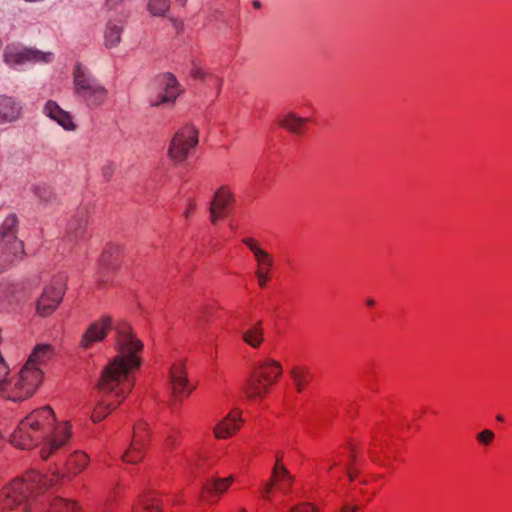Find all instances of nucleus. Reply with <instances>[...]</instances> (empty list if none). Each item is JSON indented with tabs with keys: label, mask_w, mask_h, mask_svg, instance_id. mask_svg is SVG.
<instances>
[{
	"label": "nucleus",
	"mask_w": 512,
	"mask_h": 512,
	"mask_svg": "<svg viewBox=\"0 0 512 512\" xmlns=\"http://www.w3.org/2000/svg\"><path fill=\"white\" fill-rule=\"evenodd\" d=\"M22 102L8 95H0V124H11L22 116Z\"/></svg>",
	"instance_id": "nucleus-18"
},
{
	"label": "nucleus",
	"mask_w": 512,
	"mask_h": 512,
	"mask_svg": "<svg viewBox=\"0 0 512 512\" xmlns=\"http://www.w3.org/2000/svg\"><path fill=\"white\" fill-rule=\"evenodd\" d=\"M358 510V506L349 507V506H343L341 509V512H356Z\"/></svg>",
	"instance_id": "nucleus-39"
},
{
	"label": "nucleus",
	"mask_w": 512,
	"mask_h": 512,
	"mask_svg": "<svg viewBox=\"0 0 512 512\" xmlns=\"http://www.w3.org/2000/svg\"><path fill=\"white\" fill-rule=\"evenodd\" d=\"M119 14L120 19L118 23H115L112 19H109L106 24V29L104 32V44L107 48H114L118 46L121 41L123 25L129 17V13L127 11L122 10Z\"/></svg>",
	"instance_id": "nucleus-21"
},
{
	"label": "nucleus",
	"mask_w": 512,
	"mask_h": 512,
	"mask_svg": "<svg viewBox=\"0 0 512 512\" xmlns=\"http://www.w3.org/2000/svg\"><path fill=\"white\" fill-rule=\"evenodd\" d=\"M192 148V126L186 125L179 129L171 140L168 154L177 164L184 162Z\"/></svg>",
	"instance_id": "nucleus-12"
},
{
	"label": "nucleus",
	"mask_w": 512,
	"mask_h": 512,
	"mask_svg": "<svg viewBox=\"0 0 512 512\" xmlns=\"http://www.w3.org/2000/svg\"><path fill=\"white\" fill-rule=\"evenodd\" d=\"M124 0H106V6L110 10H115Z\"/></svg>",
	"instance_id": "nucleus-36"
},
{
	"label": "nucleus",
	"mask_w": 512,
	"mask_h": 512,
	"mask_svg": "<svg viewBox=\"0 0 512 512\" xmlns=\"http://www.w3.org/2000/svg\"><path fill=\"white\" fill-rule=\"evenodd\" d=\"M234 481L233 476L226 478H210L202 483L199 500L202 503L212 505L217 502L220 495L224 494Z\"/></svg>",
	"instance_id": "nucleus-13"
},
{
	"label": "nucleus",
	"mask_w": 512,
	"mask_h": 512,
	"mask_svg": "<svg viewBox=\"0 0 512 512\" xmlns=\"http://www.w3.org/2000/svg\"><path fill=\"white\" fill-rule=\"evenodd\" d=\"M43 113L67 131H74L76 129L72 115L63 110L58 103L53 100H48L45 103Z\"/></svg>",
	"instance_id": "nucleus-19"
},
{
	"label": "nucleus",
	"mask_w": 512,
	"mask_h": 512,
	"mask_svg": "<svg viewBox=\"0 0 512 512\" xmlns=\"http://www.w3.org/2000/svg\"><path fill=\"white\" fill-rule=\"evenodd\" d=\"M73 85L76 99L89 109L102 106L108 97L107 88L80 63L73 69Z\"/></svg>",
	"instance_id": "nucleus-5"
},
{
	"label": "nucleus",
	"mask_w": 512,
	"mask_h": 512,
	"mask_svg": "<svg viewBox=\"0 0 512 512\" xmlns=\"http://www.w3.org/2000/svg\"><path fill=\"white\" fill-rule=\"evenodd\" d=\"M348 476H349V479L352 481L354 480V477H355V473L354 471L352 470V468H348Z\"/></svg>",
	"instance_id": "nucleus-41"
},
{
	"label": "nucleus",
	"mask_w": 512,
	"mask_h": 512,
	"mask_svg": "<svg viewBox=\"0 0 512 512\" xmlns=\"http://www.w3.org/2000/svg\"><path fill=\"white\" fill-rule=\"evenodd\" d=\"M114 171H115L114 163H107L106 165H104L102 168V174H103V177L105 178V180H109L112 177Z\"/></svg>",
	"instance_id": "nucleus-35"
},
{
	"label": "nucleus",
	"mask_w": 512,
	"mask_h": 512,
	"mask_svg": "<svg viewBox=\"0 0 512 512\" xmlns=\"http://www.w3.org/2000/svg\"><path fill=\"white\" fill-rule=\"evenodd\" d=\"M171 387L173 397L178 400L190 393L187 373L182 363H177L171 368Z\"/></svg>",
	"instance_id": "nucleus-20"
},
{
	"label": "nucleus",
	"mask_w": 512,
	"mask_h": 512,
	"mask_svg": "<svg viewBox=\"0 0 512 512\" xmlns=\"http://www.w3.org/2000/svg\"><path fill=\"white\" fill-rule=\"evenodd\" d=\"M366 304H367L368 306L372 307V306H374V305H375V301H374L373 299H368V300L366 301Z\"/></svg>",
	"instance_id": "nucleus-43"
},
{
	"label": "nucleus",
	"mask_w": 512,
	"mask_h": 512,
	"mask_svg": "<svg viewBox=\"0 0 512 512\" xmlns=\"http://www.w3.org/2000/svg\"><path fill=\"white\" fill-rule=\"evenodd\" d=\"M53 355L51 345H37L20 371L3 385V393L8 400L20 402L31 397L42 381L43 367Z\"/></svg>",
	"instance_id": "nucleus-4"
},
{
	"label": "nucleus",
	"mask_w": 512,
	"mask_h": 512,
	"mask_svg": "<svg viewBox=\"0 0 512 512\" xmlns=\"http://www.w3.org/2000/svg\"><path fill=\"white\" fill-rule=\"evenodd\" d=\"M222 80L210 71L194 64V89L199 93L208 95L212 93L217 96L220 92Z\"/></svg>",
	"instance_id": "nucleus-14"
},
{
	"label": "nucleus",
	"mask_w": 512,
	"mask_h": 512,
	"mask_svg": "<svg viewBox=\"0 0 512 512\" xmlns=\"http://www.w3.org/2000/svg\"><path fill=\"white\" fill-rule=\"evenodd\" d=\"M290 373L297 392L301 393L312 378L311 373L303 368H293Z\"/></svg>",
	"instance_id": "nucleus-28"
},
{
	"label": "nucleus",
	"mask_w": 512,
	"mask_h": 512,
	"mask_svg": "<svg viewBox=\"0 0 512 512\" xmlns=\"http://www.w3.org/2000/svg\"><path fill=\"white\" fill-rule=\"evenodd\" d=\"M169 5V0H149L148 9L155 16H163Z\"/></svg>",
	"instance_id": "nucleus-29"
},
{
	"label": "nucleus",
	"mask_w": 512,
	"mask_h": 512,
	"mask_svg": "<svg viewBox=\"0 0 512 512\" xmlns=\"http://www.w3.org/2000/svg\"><path fill=\"white\" fill-rule=\"evenodd\" d=\"M236 201L235 195L227 186L218 188L209 202V220L217 224L229 212L232 204Z\"/></svg>",
	"instance_id": "nucleus-11"
},
{
	"label": "nucleus",
	"mask_w": 512,
	"mask_h": 512,
	"mask_svg": "<svg viewBox=\"0 0 512 512\" xmlns=\"http://www.w3.org/2000/svg\"><path fill=\"white\" fill-rule=\"evenodd\" d=\"M178 3H180L181 5H185V3L187 2V0H176Z\"/></svg>",
	"instance_id": "nucleus-47"
},
{
	"label": "nucleus",
	"mask_w": 512,
	"mask_h": 512,
	"mask_svg": "<svg viewBox=\"0 0 512 512\" xmlns=\"http://www.w3.org/2000/svg\"><path fill=\"white\" fill-rule=\"evenodd\" d=\"M94 512H111V510L107 507H100L96 509Z\"/></svg>",
	"instance_id": "nucleus-42"
},
{
	"label": "nucleus",
	"mask_w": 512,
	"mask_h": 512,
	"mask_svg": "<svg viewBox=\"0 0 512 512\" xmlns=\"http://www.w3.org/2000/svg\"><path fill=\"white\" fill-rule=\"evenodd\" d=\"M307 119L297 116L295 113H288L279 120V125L294 134H300L305 126Z\"/></svg>",
	"instance_id": "nucleus-24"
},
{
	"label": "nucleus",
	"mask_w": 512,
	"mask_h": 512,
	"mask_svg": "<svg viewBox=\"0 0 512 512\" xmlns=\"http://www.w3.org/2000/svg\"><path fill=\"white\" fill-rule=\"evenodd\" d=\"M495 437L493 431L485 429L477 434V440L483 445H489Z\"/></svg>",
	"instance_id": "nucleus-33"
},
{
	"label": "nucleus",
	"mask_w": 512,
	"mask_h": 512,
	"mask_svg": "<svg viewBox=\"0 0 512 512\" xmlns=\"http://www.w3.org/2000/svg\"><path fill=\"white\" fill-rule=\"evenodd\" d=\"M152 87L153 93L148 100L151 107L172 106L183 92L177 78L169 72L157 75Z\"/></svg>",
	"instance_id": "nucleus-8"
},
{
	"label": "nucleus",
	"mask_w": 512,
	"mask_h": 512,
	"mask_svg": "<svg viewBox=\"0 0 512 512\" xmlns=\"http://www.w3.org/2000/svg\"><path fill=\"white\" fill-rule=\"evenodd\" d=\"M173 25H174L175 29L177 30V32L179 33L183 27V22L181 20L176 19V20H173Z\"/></svg>",
	"instance_id": "nucleus-38"
},
{
	"label": "nucleus",
	"mask_w": 512,
	"mask_h": 512,
	"mask_svg": "<svg viewBox=\"0 0 512 512\" xmlns=\"http://www.w3.org/2000/svg\"><path fill=\"white\" fill-rule=\"evenodd\" d=\"M55 421L50 407L36 409L20 421L11 434L10 442L20 449H31L43 442V459L54 458L55 464L64 467L67 473L78 474L85 469L89 458L82 451H74L67 456L70 427L68 423L56 425Z\"/></svg>",
	"instance_id": "nucleus-1"
},
{
	"label": "nucleus",
	"mask_w": 512,
	"mask_h": 512,
	"mask_svg": "<svg viewBox=\"0 0 512 512\" xmlns=\"http://www.w3.org/2000/svg\"><path fill=\"white\" fill-rule=\"evenodd\" d=\"M272 476L277 481H285L287 485L290 486L293 483V476L289 473L283 465H275L272 470Z\"/></svg>",
	"instance_id": "nucleus-31"
},
{
	"label": "nucleus",
	"mask_w": 512,
	"mask_h": 512,
	"mask_svg": "<svg viewBox=\"0 0 512 512\" xmlns=\"http://www.w3.org/2000/svg\"><path fill=\"white\" fill-rule=\"evenodd\" d=\"M3 59L6 64L17 69L26 64L51 63L54 55L51 52H43L35 48L8 45L3 52Z\"/></svg>",
	"instance_id": "nucleus-9"
},
{
	"label": "nucleus",
	"mask_w": 512,
	"mask_h": 512,
	"mask_svg": "<svg viewBox=\"0 0 512 512\" xmlns=\"http://www.w3.org/2000/svg\"><path fill=\"white\" fill-rule=\"evenodd\" d=\"M282 373V366L274 360L260 362L250 378L244 391L249 398H263Z\"/></svg>",
	"instance_id": "nucleus-7"
},
{
	"label": "nucleus",
	"mask_w": 512,
	"mask_h": 512,
	"mask_svg": "<svg viewBox=\"0 0 512 512\" xmlns=\"http://www.w3.org/2000/svg\"><path fill=\"white\" fill-rule=\"evenodd\" d=\"M242 339L253 348L259 347L263 342V329L261 327V322L259 321L257 324L245 331L242 335Z\"/></svg>",
	"instance_id": "nucleus-26"
},
{
	"label": "nucleus",
	"mask_w": 512,
	"mask_h": 512,
	"mask_svg": "<svg viewBox=\"0 0 512 512\" xmlns=\"http://www.w3.org/2000/svg\"><path fill=\"white\" fill-rule=\"evenodd\" d=\"M87 223V210L85 208L78 209L67 224L66 237L74 242L85 240L88 235Z\"/></svg>",
	"instance_id": "nucleus-17"
},
{
	"label": "nucleus",
	"mask_w": 512,
	"mask_h": 512,
	"mask_svg": "<svg viewBox=\"0 0 512 512\" xmlns=\"http://www.w3.org/2000/svg\"><path fill=\"white\" fill-rule=\"evenodd\" d=\"M161 501L153 494L141 496L137 505L134 506L132 512H160Z\"/></svg>",
	"instance_id": "nucleus-25"
},
{
	"label": "nucleus",
	"mask_w": 512,
	"mask_h": 512,
	"mask_svg": "<svg viewBox=\"0 0 512 512\" xmlns=\"http://www.w3.org/2000/svg\"><path fill=\"white\" fill-rule=\"evenodd\" d=\"M277 464H278V465H280V458H277V459H276V463H275V465H277Z\"/></svg>",
	"instance_id": "nucleus-48"
},
{
	"label": "nucleus",
	"mask_w": 512,
	"mask_h": 512,
	"mask_svg": "<svg viewBox=\"0 0 512 512\" xmlns=\"http://www.w3.org/2000/svg\"><path fill=\"white\" fill-rule=\"evenodd\" d=\"M147 424L139 423L134 427L133 438L129 449L123 454L122 459L127 463H138L144 456L145 437Z\"/></svg>",
	"instance_id": "nucleus-16"
},
{
	"label": "nucleus",
	"mask_w": 512,
	"mask_h": 512,
	"mask_svg": "<svg viewBox=\"0 0 512 512\" xmlns=\"http://www.w3.org/2000/svg\"><path fill=\"white\" fill-rule=\"evenodd\" d=\"M242 242L250 249L254 254L257 264L270 265V254L265 250L261 249L258 244L252 238H244Z\"/></svg>",
	"instance_id": "nucleus-27"
},
{
	"label": "nucleus",
	"mask_w": 512,
	"mask_h": 512,
	"mask_svg": "<svg viewBox=\"0 0 512 512\" xmlns=\"http://www.w3.org/2000/svg\"><path fill=\"white\" fill-rule=\"evenodd\" d=\"M59 479V474L37 471L14 479L0 490V512L16 507L21 512H79L75 502L53 495L50 489Z\"/></svg>",
	"instance_id": "nucleus-3"
},
{
	"label": "nucleus",
	"mask_w": 512,
	"mask_h": 512,
	"mask_svg": "<svg viewBox=\"0 0 512 512\" xmlns=\"http://www.w3.org/2000/svg\"><path fill=\"white\" fill-rule=\"evenodd\" d=\"M273 266V259L270 255V265L267 266L266 264H258V269L256 270L255 274L258 280V284L260 287H265L268 280H269V271L271 267Z\"/></svg>",
	"instance_id": "nucleus-30"
},
{
	"label": "nucleus",
	"mask_w": 512,
	"mask_h": 512,
	"mask_svg": "<svg viewBox=\"0 0 512 512\" xmlns=\"http://www.w3.org/2000/svg\"><path fill=\"white\" fill-rule=\"evenodd\" d=\"M290 512H317V509L310 503L295 506Z\"/></svg>",
	"instance_id": "nucleus-34"
},
{
	"label": "nucleus",
	"mask_w": 512,
	"mask_h": 512,
	"mask_svg": "<svg viewBox=\"0 0 512 512\" xmlns=\"http://www.w3.org/2000/svg\"><path fill=\"white\" fill-rule=\"evenodd\" d=\"M111 327L112 322L108 316H103L99 320L92 322L81 338V348L89 349L94 343L102 341Z\"/></svg>",
	"instance_id": "nucleus-15"
},
{
	"label": "nucleus",
	"mask_w": 512,
	"mask_h": 512,
	"mask_svg": "<svg viewBox=\"0 0 512 512\" xmlns=\"http://www.w3.org/2000/svg\"><path fill=\"white\" fill-rule=\"evenodd\" d=\"M65 292V279L63 276H58L52 279L51 283L47 285L40 298L37 301V312L42 316H47L53 313L62 300Z\"/></svg>",
	"instance_id": "nucleus-10"
},
{
	"label": "nucleus",
	"mask_w": 512,
	"mask_h": 512,
	"mask_svg": "<svg viewBox=\"0 0 512 512\" xmlns=\"http://www.w3.org/2000/svg\"><path fill=\"white\" fill-rule=\"evenodd\" d=\"M18 219L9 215L0 227V270L20 260L24 254L23 243L17 238Z\"/></svg>",
	"instance_id": "nucleus-6"
},
{
	"label": "nucleus",
	"mask_w": 512,
	"mask_h": 512,
	"mask_svg": "<svg viewBox=\"0 0 512 512\" xmlns=\"http://www.w3.org/2000/svg\"><path fill=\"white\" fill-rule=\"evenodd\" d=\"M496 419L500 422L504 421V417L502 415H497Z\"/></svg>",
	"instance_id": "nucleus-46"
},
{
	"label": "nucleus",
	"mask_w": 512,
	"mask_h": 512,
	"mask_svg": "<svg viewBox=\"0 0 512 512\" xmlns=\"http://www.w3.org/2000/svg\"><path fill=\"white\" fill-rule=\"evenodd\" d=\"M118 353L103 369L98 384L97 404L92 420L100 422L126 397L134 385V371L141 365L143 344L132 333L127 322L116 327Z\"/></svg>",
	"instance_id": "nucleus-2"
},
{
	"label": "nucleus",
	"mask_w": 512,
	"mask_h": 512,
	"mask_svg": "<svg viewBox=\"0 0 512 512\" xmlns=\"http://www.w3.org/2000/svg\"><path fill=\"white\" fill-rule=\"evenodd\" d=\"M241 512H247L245 509H241Z\"/></svg>",
	"instance_id": "nucleus-49"
},
{
	"label": "nucleus",
	"mask_w": 512,
	"mask_h": 512,
	"mask_svg": "<svg viewBox=\"0 0 512 512\" xmlns=\"http://www.w3.org/2000/svg\"><path fill=\"white\" fill-rule=\"evenodd\" d=\"M273 486H274V482L273 481H270V482L266 483L265 489H264L265 494L268 495L271 492Z\"/></svg>",
	"instance_id": "nucleus-40"
},
{
	"label": "nucleus",
	"mask_w": 512,
	"mask_h": 512,
	"mask_svg": "<svg viewBox=\"0 0 512 512\" xmlns=\"http://www.w3.org/2000/svg\"><path fill=\"white\" fill-rule=\"evenodd\" d=\"M193 143H194V146H196L197 143H198V137L196 135V131L195 130H194V140H193Z\"/></svg>",
	"instance_id": "nucleus-45"
},
{
	"label": "nucleus",
	"mask_w": 512,
	"mask_h": 512,
	"mask_svg": "<svg viewBox=\"0 0 512 512\" xmlns=\"http://www.w3.org/2000/svg\"><path fill=\"white\" fill-rule=\"evenodd\" d=\"M120 247L115 244H109L106 246L100 258V268L102 271H113L119 265L120 260Z\"/></svg>",
	"instance_id": "nucleus-23"
},
{
	"label": "nucleus",
	"mask_w": 512,
	"mask_h": 512,
	"mask_svg": "<svg viewBox=\"0 0 512 512\" xmlns=\"http://www.w3.org/2000/svg\"><path fill=\"white\" fill-rule=\"evenodd\" d=\"M194 467H196L199 471H204L206 468L205 459L200 458L199 461L196 464H194Z\"/></svg>",
	"instance_id": "nucleus-37"
},
{
	"label": "nucleus",
	"mask_w": 512,
	"mask_h": 512,
	"mask_svg": "<svg viewBox=\"0 0 512 512\" xmlns=\"http://www.w3.org/2000/svg\"><path fill=\"white\" fill-rule=\"evenodd\" d=\"M253 6L258 9L261 7V3L258 0H256L253 2Z\"/></svg>",
	"instance_id": "nucleus-44"
},
{
	"label": "nucleus",
	"mask_w": 512,
	"mask_h": 512,
	"mask_svg": "<svg viewBox=\"0 0 512 512\" xmlns=\"http://www.w3.org/2000/svg\"><path fill=\"white\" fill-rule=\"evenodd\" d=\"M241 421L240 415L234 413L228 414L214 428L215 437L218 439L231 437L239 430Z\"/></svg>",
	"instance_id": "nucleus-22"
},
{
	"label": "nucleus",
	"mask_w": 512,
	"mask_h": 512,
	"mask_svg": "<svg viewBox=\"0 0 512 512\" xmlns=\"http://www.w3.org/2000/svg\"><path fill=\"white\" fill-rule=\"evenodd\" d=\"M35 194L38 196V198L42 201L48 202L53 195L52 190L50 187L46 185H38L34 188Z\"/></svg>",
	"instance_id": "nucleus-32"
}]
</instances>
